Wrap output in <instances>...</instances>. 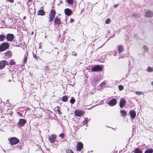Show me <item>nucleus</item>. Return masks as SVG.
Masks as SVG:
<instances>
[{
  "instance_id": "obj_1",
  "label": "nucleus",
  "mask_w": 153,
  "mask_h": 153,
  "mask_svg": "<svg viewBox=\"0 0 153 153\" xmlns=\"http://www.w3.org/2000/svg\"><path fill=\"white\" fill-rule=\"evenodd\" d=\"M8 140L11 146L16 145L19 142V140L15 137L8 138Z\"/></svg>"
},
{
  "instance_id": "obj_2",
  "label": "nucleus",
  "mask_w": 153,
  "mask_h": 153,
  "mask_svg": "<svg viewBox=\"0 0 153 153\" xmlns=\"http://www.w3.org/2000/svg\"><path fill=\"white\" fill-rule=\"evenodd\" d=\"M9 46V45L8 43H3L0 45V52L5 51L8 48Z\"/></svg>"
},
{
  "instance_id": "obj_3",
  "label": "nucleus",
  "mask_w": 153,
  "mask_h": 153,
  "mask_svg": "<svg viewBox=\"0 0 153 153\" xmlns=\"http://www.w3.org/2000/svg\"><path fill=\"white\" fill-rule=\"evenodd\" d=\"M56 12L55 10L51 9L49 15V21L52 22L54 18L56 15Z\"/></svg>"
},
{
  "instance_id": "obj_4",
  "label": "nucleus",
  "mask_w": 153,
  "mask_h": 153,
  "mask_svg": "<svg viewBox=\"0 0 153 153\" xmlns=\"http://www.w3.org/2000/svg\"><path fill=\"white\" fill-rule=\"evenodd\" d=\"M26 122V120L25 119H20L17 125V126L18 128L22 127L25 125Z\"/></svg>"
},
{
  "instance_id": "obj_5",
  "label": "nucleus",
  "mask_w": 153,
  "mask_h": 153,
  "mask_svg": "<svg viewBox=\"0 0 153 153\" xmlns=\"http://www.w3.org/2000/svg\"><path fill=\"white\" fill-rule=\"evenodd\" d=\"M102 69V67L99 65H97L93 67L91 71L94 72L101 71Z\"/></svg>"
},
{
  "instance_id": "obj_6",
  "label": "nucleus",
  "mask_w": 153,
  "mask_h": 153,
  "mask_svg": "<svg viewBox=\"0 0 153 153\" xmlns=\"http://www.w3.org/2000/svg\"><path fill=\"white\" fill-rule=\"evenodd\" d=\"M7 40V41H12L14 38V35L11 33L7 34L6 36Z\"/></svg>"
},
{
  "instance_id": "obj_7",
  "label": "nucleus",
  "mask_w": 153,
  "mask_h": 153,
  "mask_svg": "<svg viewBox=\"0 0 153 153\" xmlns=\"http://www.w3.org/2000/svg\"><path fill=\"white\" fill-rule=\"evenodd\" d=\"M85 113L84 111H80L78 110H76L74 111L75 115L78 117H80Z\"/></svg>"
},
{
  "instance_id": "obj_8",
  "label": "nucleus",
  "mask_w": 153,
  "mask_h": 153,
  "mask_svg": "<svg viewBox=\"0 0 153 153\" xmlns=\"http://www.w3.org/2000/svg\"><path fill=\"white\" fill-rule=\"evenodd\" d=\"M56 136L55 134H52L48 137V140L51 143H53L56 141Z\"/></svg>"
},
{
  "instance_id": "obj_9",
  "label": "nucleus",
  "mask_w": 153,
  "mask_h": 153,
  "mask_svg": "<svg viewBox=\"0 0 153 153\" xmlns=\"http://www.w3.org/2000/svg\"><path fill=\"white\" fill-rule=\"evenodd\" d=\"M83 147V144L81 142H78L76 146V150L80 151Z\"/></svg>"
},
{
  "instance_id": "obj_10",
  "label": "nucleus",
  "mask_w": 153,
  "mask_h": 153,
  "mask_svg": "<svg viewBox=\"0 0 153 153\" xmlns=\"http://www.w3.org/2000/svg\"><path fill=\"white\" fill-rule=\"evenodd\" d=\"M117 103V100L116 99L114 98L110 100L108 103V104L111 106H114L116 105Z\"/></svg>"
},
{
  "instance_id": "obj_11",
  "label": "nucleus",
  "mask_w": 153,
  "mask_h": 153,
  "mask_svg": "<svg viewBox=\"0 0 153 153\" xmlns=\"http://www.w3.org/2000/svg\"><path fill=\"white\" fill-rule=\"evenodd\" d=\"M8 65V62L5 60H2L0 61V69H3L5 65Z\"/></svg>"
},
{
  "instance_id": "obj_12",
  "label": "nucleus",
  "mask_w": 153,
  "mask_h": 153,
  "mask_svg": "<svg viewBox=\"0 0 153 153\" xmlns=\"http://www.w3.org/2000/svg\"><path fill=\"white\" fill-rule=\"evenodd\" d=\"M61 23V22L60 19L56 17L54 21V24L55 25H57L59 27Z\"/></svg>"
},
{
  "instance_id": "obj_13",
  "label": "nucleus",
  "mask_w": 153,
  "mask_h": 153,
  "mask_svg": "<svg viewBox=\"0 0 153 153\" xmlns=\"http://www.w3.org/2000/svg\"><path fill=\"white\" fill-rule=\"evenodd\" d=\"M129 113L131 117L132 120L134 119L136 116V113L134 110H131L129 111Z\"/></svg>"
},
{
  "instance_id": "obj_14",
  "label": "nucleus",
  "mask_w": 153,
  "mask_h": 153,
  "mask_svg": "<svg viewBox=\"0 0 153 153\" xmlns=\"http://www.w3.org/2000/svg\"><path fill=\"white\" fill-rule=\"evenodd\" d=\"M126 100L123 98H121L120 102V107L122 108L125 105Z\"/></svg>"
},
{
  "instance_id": "obj_15",
  "label": "nucleus",
  "mask_w": 153,
  "mask_h": 153,
  "mask_svg": "<svg viewBox=\"0 0 153 153\" xmlns=\"http://www.w3.org/2000/svg\"><path fill=\"white\" fill-rule=\"evenodd\" d=\"M146 17L150 18L153 16V13L149 10L147 11L145 14Z\"/></svg>"
},
{
  "instance_id": "obj_16",
  "label": "nucleus",
  "mask_w": 153,
  "mask_h": 153,
  "mask_svg": "<svg viewBox=\"0 0 153 153\" xmlns=\"http://www.w3.org/2000/svg\"><path fill=\"white\" fill-rule=\"evenodd\" d=\"M65 14L68 16H70L72 13V11L69 9L66 8L64 10Z\"/></svg>"
},
{
  "instance_id": "obj_17",
  "label": "nucleus",
  "mask_w": 153,
  "mask_h": 153,
  "mask_svg": "<svg viewBox=\"0 0 153 153\" xmlns=\"http://www.w3.org/2000/svg\"><path fill=\"white\" fill-rule=\"evenodd\" d=\"M118 51V53L120 54L124 51L123 46L121 45H119L117 46Z\"/></svg>"
},
{
  "instance_id": "obj_18",
  "label": "nucleus",
  "mask_w": 153,
  "mask_h": 153,
  "mask_svg": "<svg viewBox=\"0 0 153 153\" xmlns=\"http://www.w3.org/2000/svg\"><path fill=\"white\" fill-rule=\"evenodd\" d=\"M12 56L11 52L9 51L5 53V56L7 58H9L11 57Z\"/></svg>"
},
{
  "instance_id": "obj_19",
  "label": "nucleus",
  "mask_w": 153,
  "mask_h": 153,
  "mask_svg": "<svg viewBox=\"0 0 153 153\" xmlns=\"http://www.w3.org/2000/svg\"><path fill=\"white\" fill-rule=\"evenodd\" d=\"M120 113L121 116L123 117L126 116L127 114V112L124 110H121Z\"/></svg>"
},
{
  "instance_id": "obj_20",
  "label": "nucleus",
  "mask_w": 153,
  "mask_h": 153,
  "mask_svg": "<svg viewBox=\"0 0 153 153\" xmlns=\"http://www.w3.org/2000/svg\"><path fill=\"white\" fill-rule=\"evenodd\" d=\"M38 15H43L45 14V12L43 10H40L37 12Z\"/></svg>"
},
{
  "instance_id": "obj_21",
  "label": "nucleus",
  "mask_w": 153,
  "mask_h": 153,
  "mask_svg": "<svg viewBox=\"0 0 153 153\" xmlns=\"http://www.w3.org/2000/svg\"><path fill=\"white\" fill-rule=\"evenodd\" d=\"M134 153H142V151L141 150L138 148H136L133 151Z\"/></svg>"
},
{
  "instance_id": "obj_22",
  "label": "nucleus",
  "mask_w": 153,
  "mask_h": 153,
  "mask_svg": "<svg viewBox=\"0 0 153 153\" xmlns=\"http://www.w3.org/2000/svg\"><path fill=\"white\" fill-rule=\"evenodd\" d=\"M6 36L5 35L1 34L0 35V42L3 41L5 39Z\"/></svg>"
},
{
  "instance_id": "obj_23",
  "label": "nucleus",
  "mask_w": 153,
  "mask_h": 153,
  "mask_svg": "<svg viewBox=\"0 0 153 153\" xmlns=\"http://www.w3.org/2000/svg\"><path fill=\"white\" fill-rule=\"evenodd\" d=\"M84 120L83 121V123L84 125H85V124H86L87 126V123H88V119L87 118H85Z\"/></svg>"
},
{
  "instance_id": "obj_24",
  "label": "nucleus",
  "mask_w": 153,
  "mask_h": 153,
  "mask_svg": "<svg viewBox=\"0 0 153 153\" xmlns=\"http://www.w3.org/2000/svg\"><path fill=\"white\" fill-rule=\"evenodd\" d=\"M153 152V149H149L146 150L144 153H152Z\"/></svg>"
},
{
  "instance_id": "obj_25",
  "label": "nucleus",
  "mask_w": 153,
  "mask_h": 153,
  "mask_svg": "<svg viewBox=\"0 0 153 153\" xmlns=\"http://www.w3.org/2000/svg\"><path fill=\"white\" fill-rule=\"evenodd\" d=\"M62 100L63 102H66L68 100V97L66 96H65L62 98Z\"/></svg>"
},
{
  "instance_id": "obj_26",
  "label": "nucleus",
  "mask_w": 153,
  "mask_h": 153,
  "mask_svg": "<svg viewBox=\"0 0 153 153\" xmlns=\"http://www.w3.org/2000/svg\"><path fill=\"white\" fill-rule=\"evenodd\" d=\"M147 71L149 72H151L153 71V69L151 67H148L147 68Z\"/></svg>"
},
{
  "instance_id": "obj_27",
  "label": "nucleus",
  "mask_w": 153,
  "mask_h": 153,
  "mask_svg": "<svg viewBox=\"0 0 153 153\" xmlns=\"http://www.w3.org/2000/svg\"><path fill=\"white\" fill-rule=\"evenodd\" d=\"M15 62L13 59H11L9 62V64L10 65H13L15 64Z\"/></svg>"
},
{
  "instance_id": "obj_28",
  "label": "nucleus",
  "mask_w": 153,
  "mask_h": 153,
  "mask_svg": "<svg viewBox=\"0 0 153 153\" xmlns=\"http://www.w3.org/2000/svg\"><path fill=\"white\" fill-rule=\"evenodd\" d=\"M66 153H74L72 150L69 149H66Z\"/></svg>"
},
{
  "instance_id": "obj_29",
  "label": "nucleus",
  "mask_w": 153,
  "mask_h": 153,
  "mask_svg": "<svg viewBox=\"0 0 153 153\" xmlns=\"http://www.w3.org/2000/svg\"><path fill=\"white\" fill-rule=\"evenodd\" d=\"M144 93L143 92H141L140 91H137L135 92V93L136 94L138 95H143Z\"/></svg>"
},
{
  "instance_id": "obj_30",
  "label": "nucleus",
  "mask_w": 153,
  "mask_h": 153,
  "mask_svg": "<svg viewBox=\"0 0 153 153\" xmlns=\"http://www.w3.org/2000/svg\"><path fill=\"white\" fill-rule=\"evenodd\" d=\"M75 102V100L73 97H72L70 100V102L71 104H73Z\"/></svg>"
},
{
  "instance_id": "obj_31",
  "label": "nucleus",
  "mask_w": 153,
  "mask_h": 153,
  "mask_svg": "<svg viewBox=\"0 0 153 153\" xmlns=\"http://www.w3.org/2000/svg\"><path fill=\"white\" fill-rule=\"evenodd\" d=\"M27 54L26 56L23 59V64H24V65L25 64L26 62L27 61Z\"/></svg>"
},
{
  "instance_id": "obj_32",
  "label": "nucleus",
  "mask_w": 153,
  "mask_h": 153,
  "mask_svg": "<svg viewBox=\"0 0 153 153\" xmlns=\"http://www.w3.org/2000/svg\"><path fill=\"white\" fill-rule=\"evenodd\" d=\"M67 2L69 4H72L74 3L73 0H66Z\"/></svg>"
},
{
  "instance_id": "obj_33",
  "label": "nucleus",
  "mask_w": 153,
  "mask_h": 153,
  "mask_svg": "<svg viewBox=\"0 0 153 153\" xmlns=\"http://www.w3.org/2000/svg\"><path fill=\"white\" fill-rule=\"evenodd\" d=\"M118 88L120 91H121L123 89L124 87L122 85H120L118 86Z\"/></svg>"
},
{
  "instance_id": "obj_34",
  "label": "nucleus",
  "mask_w": 153,
  "mask_h": 153,
  "mask_svg": "<svg viewBox=\"0 0 153 153\" xmlns=\"http://www.w3.org/2000/svg\"><path fill=\"white\" fill-rule=\"evenodd\" d=\"M111 21V20L110 19H106L105 21V22L106 24H109Z\"/></svg>"
},
{
  "instance_id": "obj_35",
  "label": "nucleus",
  "mask_w": 153,
  "mask_h": 153,
  "mask_svg": "<svg viewBox=\"0 0 153 153\" xmlns=\"http://www.w3.org/2000/svg\"><path fill=\"white\" fill-rule=\"evenodd\" d=\"M132 16L135 18L138 17H139L138 14L136 13H133L132 15Z\"/></svg>"
},
{
  "instance_id": "obj_36",
  "label": "nucleus",
  "mask_w": 153,
  "mask_h": 153,
  "mask_svg": "<svg viewBox=\"0 0 153 153\" xmlns=\"http://www.w3.org/2000/svg\"><path fill=\"white\" fill-rule=\"evenodd\" d=\"M105 85V81H104L103 82H101L100 84V87L103 86Z\"/></svg>"
},
{
  "instance_id": "obj_37",
  "label": "nucleus",
  "mask_w": 153,
  "mask_h": 153,
  "mask_svg": "<svg viewBox=\"0 0 153 153\" xmlns=\"http://www.w3.org/2000/svg\"><path fill=\"white\" fill-rule=\"evenodd\" d=\"M64 134H65L64 133H61L60 134L59 136H60V137L62 138H63L64 137Z\"/></svg>"
},
{
  "instance_id": "obj_38",
  "label": "nucleus",
  "mask_w": 153,
  "mask_h": 153,
  "mask_svg": "<svg viewBox=\"0 0 153 153\" xmlns=\"http://www.w3.org/2000/svg\"><path fill=\"white\" fill-rule=\"evenodd\" d=\"M72 55L74 56H76L77 55V53L74 51L71 52Z\"/></svg>"
},
{
  "instance_id": "obj_39",
  "label": "nucleus",
  "mask_w": 153,
  "mask_h": 153,
  "mask_svg": "<svg viewBox=\"0 0 153 153\" xmlns=\"http://www.w3.org/2000/svg\"><path fill=\"white\" fill-rule=\"evenodd\" d=\"M33 57L34 58H35L36 59H38V57L36 56L34 53H33Z\"/></svg>"
},
{
  "instance_id": "obj_40",
  "label": "nucleus",
  "mask_w": 153,
  "mask_h": 153,
  "mask_svg": "<svg viewBox=\"0 0 153 153\" xmlns=\"http://www.w3.org/2000/svg\"><path fill=\"white\" fill-rule=\"evenodd\" d=\"M56 111L58 112V113L59 114H61L62 113L61 112L60 110L59 109H56Z\"/></svg>"
},
{
  "instance_id": "obj_41",
  "label": "nucleus",
  "mask_w": 153,
  "mask_h": 153,
  "mask_svg": "<svg viewBox=\"0 0 153 153\" xmlns=\"http://www.w3.org/2000/svg\"><path fill=\"white\" fill-rule=\"evenodd\" d=\"M7 1H9L10 3H13L14 2V0H6Z\"/></svg>"
},
{
  "instance_id": "obj_42",
  "label": "nucleus",
  "mask_w": 153,
  "mask_h": 153,
  "mask_svg": "<svg viewBox=\"0 0 153 153\" xmlns=\"http://www.w3.org/2000/svg\"><path fill=\"white\" fill-rule=\"evenodd\" d=\"M143 48L144 49V50L145 51H146L148 49V48L146 46H144Z\"/></svg>"
},
{
  "instance_id": "obj_43",
  "label": "nucleus",
  "mask_w": 153,
  "mask_h": 153,
  "mask_svg": "<svg viewBox=\"0 0 153 153\" xmlns=\"http://www.w3.org/2000/svg\"><path fill=\"white\" fill-rule=\"evenodd\" d=\"M74 21V20L73 19H72V18H71V20H70V22L71 23L73 22Z\"/></svg>"
},
{
  "instance_id": "obj_44",
  "label": "nucleus",
  "mask_w": 153,
  "mask_h": 153,
  "mask_svg": "<svg viewBox=\"0 0 153 153\" xmlns=\"http://www.w3.org/2000/svg\"><path fill=\"white\" fill-rule=\"evenodd\" d=\"M119 5L118 4H115L114 5V7H117Z\"/></svg>"
},
{
  "instance_id": "obj_45",
  "label": "nucleus",
  "mask_w": 153,
  "mask_h": 153,
  "mask_svg": "<svg viewBox=\"0 0 153 153\" xmlns=\"http://www.w3.org/2000/svg\"><path fill=\"white\" fill-rule=\"evenodd\" d=\"M117 52H115L114 54H113V55L114 56H115L116 55H117Z\"/></svg>"
},
{
  "instance_id": "obj_46",
  "label": "nucleus",
  "mask_w": 153,
  "mask_h": 153,
  "mask_svg": "<svg viewBox=\"0 0 153 153\" xmlns=\"http://www.w3.org/2000/svg\"><path fill=\"white\" fill-rule=\"evenodd\" d=\"M107 33V34H110V30H108Z\"/></svg>"
},
{
  "instance_id": "obj_47",
  "label": "nucleus",
  "mask_w": 153,
  "mask_h": 153,
  "mask_svg": "<svg viewBox=\"0 0 153 153\" xmlns=\"http://www.w3.org/2000/svg\"><path fill=\"white\" fill-rule=\"evenodd\" d=\"M62 3H63V2L62 1H60V2H59V4H62Z\"/></svg>"
},
{
  "instance_id": "obj_48",
  "label": "nucleus",
  "mask_w": 153,
  "mask_h": 153,
  "mask_svg": "<svg viewBox=\"0 0 153 153\" xmlns=\"http://www.w3.org/2000/svg\"><path fill=\"white\" fill-rule=\"evenodd\" d=\"M151 84L152 86H153V81L151 82Z\"/></svg>"
},
{
  "instance_id": "obj_49",
  "label": "nucleus",
  "mask_w": 153,
  "mask_h": 153,
  "mask_svg": "<svg viewBox=\"0 0 153 153\" xmlns=\"http://www.w3.org/2000/svg\"><path fill=\"white\" fill-rule=\"evenodd\" d=\"M32 1V0H28V1Z\"/></svg>"
},
{
  "instance_id": "obj_50",
  "label": "nucleus",
  "mask_w": 153,
  "mask_h": 153,
  "mask_svg": "<svg viewBox=\"0 0 153 153\" xmlns=\"http://www.w3.org/2000/svg\"><path fill=\"white\" fill-rule=\"evenodd\" d=\"M25 18H26L25 17H24L23 18V19H25Z\"/></svg>"
},
{
  "instance_id": "obj_51",
  "label": "nucleus",
  "mask_w": 153,
  "mask_h": 153,
  "mask_svg": "<svg viewBox=\"0 0 153 153\" xmlns=\"http://www.w3.org/2000/svg\"><path fill=\"white\" fill-rule=\"evenodd\" d=\"M18 113H19V114H20V113L19 112H18Z\"/></svg>"
},
{
  "instance_id": "obj_52",
  "label": "nucleus",
  "mask_w": 153,
  "mask_h": 153,
  "mask_svg": "<svg viewBox=\"0 0 153 153\" xmlns=\"http://www.w3.org/2000/svg\"><path fill=\"white\" fill-rule=\"evenodd\" d=\"M126 76L127 77V76H128V75H127V74H126Z\"/></svg>"
},
{
  "instance_id": "obj_53",
  "label": "nucleus",
  "mask_w": 153,
  "mask_h": 153,
  "mask_svg": "<svg viewBox=\"0 0 153 153\" xmlns=\"http://www.w3.org/2000/svg\"><path fill=\"white\" fill-rule=\"evenodd\" d=\"M126 76L127 77V76H128V75H127V74H126Z\"/></svg>"
},
{
  "instance_id": "obj_54",
  "label": "nucleus",
  "mask_w": 153,
  "mask_h": 153,
  "mask_svg": "<svg viewBox=\"0 0 153 153\" xmlns=\"http://www.w3.org/2000/svg\"><path fill=\"white\" fill-rule=\"evenodd\" d=\"M104 45V44L102 45L100 47H101L102 46Z\"/></svg>"
},
{
  "instance_id": "obj_55",
  "label": "nucleus",
  "mask_w": 153,
  "mask_h": 153,
  "mask_svg": "<svg viewBox=\"0 0 153 153\" xmlns=\"http://www.w3.org/2000/svg\"><path fill=\"white\" fill-rule=\"evenodd\" d=\"M115 36V35H114L113 37H114Z\"/></svg>"
}]
</instances>
